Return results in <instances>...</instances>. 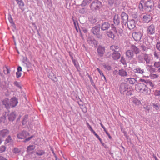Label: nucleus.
<instances>
[{
	"instance_id": "f257e3e1",
	"label": "nucleus",
	"mask_w": 160,
	"mask_h": 160,
	"mask_svg": "<svg viewBox=\"0 0 160 160\" xmlns=\"http://www.w3.org/2000/svg\"><path fill=\"white\" fill-rule=\"evenodd\" d=\"M119 90L121 94L127 96H131L133 92L132 87L124 82H122L120 84Z\"/></svg>"
},
{
	"instance_id": "f03ea898",
	"label": "nucleus",
	"mask_w": 160,
	"mask_h": 160,
	"mask_svg": "<svg viewBox=\"0 0 160 160\" xmlns=\"http://www.w3.org/2000/svg\"><path fill=\"white\" fill-rule=\"evenodd\" d=\"M154 2L151 0L147 1L144 2V1H141L139 5V8H144L148 12H150L154 9Z\"/></svg>"
},
{
	"instance_id": "7ed1b4c3",
	"label": "nucleus",
	"mask_w": 160,
	"mask_h": 160,
	"mask_svg": "<svg viewBox=\"0 0 160 160\" xmlns=\"http://www.w3.org/2000/svg\"><path fill=\"white\" fill-rule=\"evenodd\" d=\"M28 136H29V133L28 132L25 131H23L17 134V137L18 139H24L26 138L23 141V142H25L30 140L33 137V136L32 135L31 137L26 138Z\"/></svg>"
},
{
	"instance_id": "20e7f679",
	"label": "nucleus",
	"mask_w": 160,
	"mask_h": 160,
	"mask_svg": "<svg viewBox=\"0 0 160 160\" xmlns=\"http://www.w3.org/2000/svg\"><path fill=\"white\" fill-rule=\"evenodd\" d=\"M102 7V2L100 0H94L90 5V8L92 11L98 10Z\"/></svg>"
},
{
	"instance_id": "39448f33",
	"label": "nucleus",
	"mask_w": 160,
	"mask_h": 160,
	"mask_svg": "<svg viewBox=\"0 0 160 160\" xmlns=\"http://www.w3.org/2000/svg\"><path fill=\"white\" fill-rule=\"evenodd\" d=\"M91 32L96 37L99 39H101L102 38V35L100 33V28L99 27L96 26L93 27L91 30Z\"/></svg>"
},
{
	"instance_id": "423d86ee",
	"label": "nucleus",
	"mask_w": 160,
	"mask_h": 160,
	"mask_svg": "<svg viewBox=\"0 0 160 160\" xmlns=\"http://www.w3.org/2000/svg\"><path fill=\"white\" fill-rule=\"evenodd\" d=\"M137 91L142 93H146L148 92V88L146 85L142 83H140L137 85L135 87Z\"/></svg>"
},
{
	"instance_id": "0eeeda50",
	"label": "nucleus",
	"mask_w": 160,
	"mask_h": 160,
	"mask_svg": "<svg viewBox=\"0 0 160 160\" xmlns=\"http://www.w3.org/2000/svg\"><path fill=\"white\" fill-rule=\"evenodd\" d=\"M121 19L122 27V28H123V25H124L125 26L126 24L128 21V15L125 12H123L121 15Z\"/></svg>"
},
{
	"instance_id": "6e6552de",
	"label": "nucleus",
	"mask_w": 160,
	"mask_h": 160,
	"mask_svg": "<svg viewBox=\"0 0 160 160\" xmlns=\"http://www.w3.org/2000/svg\"><path fill=\"white\" fill-rule=\"evenodd\" d=\"M99 26L100 27L101 30L104 31L107 30L109 28L110 24L108 22H102L101 25H99Z\"/></svg>"
},
{
	"instance_id": "1a4fd4ad",
	"label": "nucleus",
	"mask_w": 160,
	"mask_h": 160,
	"mask_svg": "<svg viewBox=\"0 0 160 160\" xmlns=\"http://www.w3.org/2000/svg\"><path fill=\"white\" fill-rule=\"evenodd\" d=\"M142 36V34L140 32H134L132 33V36L136 41H139L140 40Z\"/></svg>"
},
{
	"instance_id": "9d476101",
	"label": "nucleus",
	"mask_w": 160,
	"mask_h": 160,
	"mask_svg": "<svg viewBox=\"0 0 160 160\" xmlns=\"http://www.w3.org/2000/svg\"><path fill=\"white\" fill-rule=\"evenodd\" d=\"M48 76L49 78L52 80L54 82H56L58 81V78L52 72V70L50 69L48 70Z\"/></svg>"
},
{
	"instance_id": "9b49d317",
	"label": "nucleus",
	"mask_w": 160,
	"mask_h": 160,
	"mask_svg": "<svg viewBox=\"0 0 160 160\" xmlns=\"http://www.w3.org/2000/svg\"><path fill=\"white\" fill-rule=\"evenodd\" d=\"M7 115L8 122H13L16 118V113L15 112H12L9 114H7Z\"/></svg>"
},
{
	"instance_id": "f8f14e48",
	"label": "nucleus",
	"mask_w": 160,
	"mask_h": 160,
	"mask_svg": "<svg viewBox=\"0 0 160 160\" xmlns=\"http://www.w3.org/2000/svg\"><path fill=\"white\" fill-rule=\"evenodd\" d=\"M9 103L10 107H15L18 103V99L15 97H13L9 100Z\"/></svg>"
},
{
	"instance_id": "ddd939ff",
	"label": "nucleus",
	"mask_w": 160,
	"mask_h": 160,
	"mask_svg": "<svg viewBox=\"0 0 160 160\" xmlns=\"http://www.w3.org/2000/svg\"><path fill=\"white\" fill-rule=\"evenodd\" d=\"M127 23V26L130 30L133 29L135 27V21L132 20L131 21H128Z\"/></svg>"
},
{
	"instance_id": "4468645a",
	"label": "nucleus",
	"mask_w": 160,
	"mask_h": 160,
	"mask_svg": "<svg viewBox=\"0 0 160 160\" xmlns=\"http://www.w3.org/2000/svg\"><path fill=\"white\" fill-rule=\"evenodd\" d=\"M97 51L98 55L101 57H102L103 56L105 52V48L102 46H99L98 48Z\"/></svg>"
},
{
	"instance_id": "2eb2a0df",
	"label": "nucleus",
	"mask_w": 160,
	"mask_h": 160,
	"mask_svg": "<svg viewBox=\"0 0 160 160\" xmlns=\"http://www.w3.org/2000/svg\"><path fill=\"white\" fill-rule=\"evenodd\" d=\"M7 113H6L3 116H2L0 118V122H3L5 124H7L8 122V120L7 119Z\"/></svg>"
},
{
	"instance_id": "dca6fc26",
	"label": "nucleus",
	"mask_w": 160,
	"mask_h": 160,
	"mask_svg": "<svg viewBox=\"0 0 160 160\" xmlns=\"http://www.w3.org/2000/svg\"><path fill=\"white\" fill-rule=\"evenodd\" d=\"M130 49L132 51L133 53L137 55L140 53V50L134 45H132L130 47Z\"/></svg>"
},
{
	"instance_id": "f3484780",
	"label": "nucleus",
	"mask_w": 160,
	"mask_h": 160,
	"mask_svg": "<svg viewBox=\"0 0 160 160\" xmlns=\"http://www.w3.org/2000/svg\"><path fill=\"white\" fill-rule=\"evenodd\" d=\"M148 33L150 35H152L155 33V27L154 25L152 24L148 27L147 29Z\"/></svg>"
},
{
	"instance_id": "a211bd4d",
	"label": "nucleus",
	"mask_w": 160,
	"mask_h": 160,
	"mask_svg": "<svg viewBox=\"0 0 160 160\" xmlns=\"http://www.w3.org/2000/svg\"><path fill=\"white\" fill-rule=\"evenodd\" d=\"M152 19V17L149 14H146L143 16V20L145 22H148Z\"/></svg>"
},
{
	"instance_id": "6ab92c4d",
	"label": "nucleus",
	"mask_w": 160,
	"mask_h": 160,
	"mask_svg": "<svg viewBox=\"0 0 160 160\" xmlns=\"http://www.w3.org/2000/svg\"><path fill=\"white\" fill-rule=\"evenodd\" d=\"M110 49L113 52H121V48L118 46H111L110 47Z\"/></svg>"
},
{
	"instance_id": "aec40b11",
	"label": "nucleus",
	"mask_w": 160,
	"mask_h": 160,
	"mask_svg": "<svg viewBox=\"0 0 160 160\" xmlns=\"http://www.w3.org/2000/svg\"><path fill=\"white\" fill-rule=\"evenodd\" d=\"M9 131L7 129H3L0 131V137H4L7 136L9 133Z\"/></svg>"
},
{
	"instance_id": "412c9836",
	"label": "nucleus",
	"mask_w": 160,
	"mask_h": 160,
	"mask_svg": "<svg viewBox=\"0 0 160 160\" xmlns=\"http://www.w3.org/2000/svg\"><path fill=\"white\" fill-rule=\"evenodd\" d=\"M126 56L128 58L131 59L133 58L134 56V53L131 50H128L126 52Z\"/></svg>"
},
{
	"instance_id": "4be33fe9",
	"label": "nucleus",
	"mask_w": 160,
	"mask_h": 160,
	"mask_svg": "<svg viewBox=\"0 0 160 160\" xmlns=\"http://www.w3.org/2000/svg\"><path fill=\"white\" fill-rule=\"evenodd\" d=\"M120 52H113L112 54V57L114 60H118L121 56Z\"/></svg>"
},
{
	"instance_id": "5701e85b",
	"label": "nucleus",
	"mask_w": 160,
	"mask_h": 160,
	"mask_svg": "<svg viewBox=\"0 0 160 160\" xmlns=\"http://www.w3.org/2000/svg\"><path fill=\"white\" fill-rule=\"evenodd\" d=\"M2 103L7 109L9 108L10 107L9 100L8 98L5 99L2 101Z\"/></svg>"
},
{
	"instance_id": "b1692460",
	"label": "nucleus",
	"mask_w": 160,
	"mask_h": 160,
	"mask_svg": "<svg viewBox=\"0 0 160 160\" xmlns=\"http://www.w3.org/2000/svg\"><path fill=\"white\" fill-rule=\"evenodd\" d=\"M113 20L114 24L116 25H118L120 23V18L118 14H116L114 15Z\"/></svg>"
},
{
	"instance_id": "393cba45",
	"label": "nucleus",
	"mask_w": 160,
	"mask_h": 160,
	"mask_svg": "<svg viewBox=\"0 0 160 160\" xmlns=\"http://www.w3.org/2000/svg\"><path fill=\"white\" fill-rule=\"evenodd\" d=\"M146 62V64H149L150 61V59L148 54L145 53H143V60Z\"/></svg>"
},
{
	"instance_id": "a878e982",
	"label": "nucleus",
	"mask_w": 160,
	"mask_h": 160,
	"mask_svg": "<svg viewBox=\"0 0 160 160\" xmlns=\"http://www.w3.org/2000/svg\"><path fill=\"white\" fill-rule=\"evenodd\" d=\"M118 74L122 77L126 76H127V72L123 69H122L119 70Z\"/></svg>"
},
{
	"instance_id": "bb28decb",
	"label": "nucleus",
	"mask_w": 160,
	"mask_h": 160,
	"mask_svg": "<svg viewBox=\"0 0 160 160\" xmlns=\"http://www.w3.org/2000/svg\"><path fill=\"white\" fill-rule=\"evenodd\" d=\"M89 21L92 24H94L97 21V18L95 17L91 16L89 18Z\"/></svg>"
},
{
	"instance_id": "cd10ccee",
	"label": "nucleus",
	"mask_w": 160,
	"mask_h": 160,
	"mask_svg": "<svg viewBox=\"0 0 160 160\" xmlns=\"http://www.w3.org/2000/svg\"><path fill=\"white\" fill-rule=\"evenodd\" d=\"M35 146L33 145H30L28 147L27 151L28 152L30 153L32 151L35 149Z\"/></svg>"
},
{
	"instance_id": "c85d7f7f",
	"label": "nucleus",
	"mask_w": 160,
	"mask_h": 160,
	"mask_svg": "<svg viewBox=\"0 0 160 160\" xmlns=\"http://www.w3.org/2000/svg\"><path fill=\"white\" fill-rule=\"evenodd\" d=\"M107 35L109 38H111L112 39H114L115 38V35L111 31L108 32L107 33Z\"/></svg>"
},
{
	"instance_id": "c756f323",
	"label": "nucleus",
	"mask_w": 160,
	"mask_h": 160,
	"mask_svg": "<svg viewBox=\"0 0 160 160\" xmlns=\"http://www.w3.org/2000/svg\"><path fill=\"white\" fill-rule=\"evenodd\" d=\"M8 19L9 20V21L10 22L11 24H12V26L13 27V28L14 29H15L16 28L15 25L14 24V22H13V21L11 15H10V14H9L8 15Z\"/></svg>"
},
{
	"instance_id": "7c9ffc66",
	"label": "nucleus",
	"mask_w": 160,
	"mask_h": 160,
	"mask_svg": "<svg viewBox=\"0 0 160 160\" xmlns=\"http://www.w3.org/2000/svg\"><path fill=\"white\" fill-rule=\"evenodd\" d=\"M136 58H137L138 62L141 63L143 62V58L141 54L138 55L136 56Z\"/></svg>"
},
{
	"instance_id": "2f4dec72",
	"label": "nucleus",
	"mask_w": 160,
	"mask_h": 160,
	"mask_svg": "<svg viewBox=\"0 0 160 160\" xmlns=\"http://www.w3.org/2000/svg\"><path fill=\"white\" fill-rule=\"evenodd\" d=\"M146 84V87H147L148 88V87L150 86L152 88L154 87V85L149 80H147Z\"/></svg>"
},
{
	"instance_id": "473e14b6",
	"label": "nucleus",
	"mask_w": 160,
	"mask_h": 160,
	"mask_svg": "<svg viewBox=\"0 0 160 160\" xmlns=\"http://www.w3.org/2000/svg\"><path fill=\"white\" fill-rule=\"evenodd\" d=\"M28 118V115H26L24 117L23 120L22 121V123L23 125H24L26 124L27 121V119Z\"/></svg>"
},
{
	"instance_id": "72a5a7b5",
	"label": "nucleus",
	"mask_w": 160,
	"mask_h": 160,
	"mask_svg": "<svg viewBox=\"0 0 160 160\" xmlns=\"http://www.w3.org/2000/svg\"><path fill=\"white\" fill-rule=\"evenodd\" d=\"M128 82L130 84H133L136 82V80L134 78H129L128 79Z\"/></svg>"
},
{
	"instance_id": "f704fd0d",
	"label": "nucleus",
	"mask_w": 160,
	"mask_h": 160,
	"mask_svg": "<svg viewBox=\"0 0 160 160\" xmlns=\"http://www.w3.org/2000/svg\"><path fill=\"white\" fill-rule=\"evenodd\" d=\"M140 49H141L142 51L144 52H147L148 49H149V48L146 47L144 45H142L140 46Z\"/></svg>"
},
{
	"instance_id": "c9c22d12",
	"label": "nucleus",
	"mask_w": 160,
	"mask_h": 160,
	"mask_svg": "<svg viewBox=\"0 0 160 160\" xmlns=\"http://www.w3.org/2000/svg\"><path fill=\"white\" fill-rule=\"evenodd\" d=\"M6 81H3L2 82H0V87L2 88H5L6 87Z\"/></svg>"
},
{
	"instance_id": "e433bc0d",
	"label": "nucleus",
	"mask_w": 160,
	"mask_h": 160,
	"mask_svg": "<svg viewBox=\"0 0 160 160\" xmlns=\"http://www.w3.org/2000/svg\"><path fill=\"white\" fill-rule=\"evenodd\" d=\"M36 153L38 156H41L44 154L45 152L42 150H41L39 151L38 152H36Z\"/></svg>"
},
{
	"instance_id": "4c0bfd02",
	"label": "nucleus",
	"mask_w": 160,
	"mask_h": 160,
	"mask_svg": "<svg viewBox=\"0 0 160 160\" xmlns=\"http://www.w3.org/2000/svg\"><path fill=\"white\" fill-rule=\"evenodd\" d=\"M134 70L135 72H137L141 74H142L143 72V71L140 68H137L136 69H135Z\"/></svg>"
},
{
	"instance_id": "58836bf2",
	"label": "nucleus",
	"mask_w": 160,
	"mask_h": 160,
	"mask_svg": "<svg viewBox=\"0 0 160 160\" xmlns=\"http://www.w3.org/2000/svg\"><path fill=\"white\" fill-rule=\"evenodd\" d=\"M149 68V71L151 72H155V69L153 68H152V65H148V66Z\"/></svg>"
},
{
	"instance_id": "ea45409f",
	"label": "nucleus",
	"mask_w": 160,
	"mask_h": 160,
	"mask_svg": "<svg viewBox=\"0 0 160 160\" xmlns=\"http://www.w3.org/2000/svg\"><path fill=\"white\" fill-rule=\"evenodd\" d=\"M90 2L87 0H84L82 3V6H85L88 4H89Z\"/></svg>"
},
{
	"instance_id": "a19ab883",
	"label": "nucleus",
	"mask_w": 160,
	"mask_h": 160,
	"mask_svg": "<svg viewBox=\"0 0 160 160\" xmlns=\"http://www.w3.org/2000/svg\"><path fill=\"white\" fill-rule=\"evenodd\" d=\"M24 64H25V67H26L27 68H30L31 67V64L29 62H28Z\"/></svg>"
},
{
	"instance_id": "79ce46f5",
	"label": "nucleus",
	"mask_w": 160,
	"mask_h": 160,
	"mask_svg": "<svg viewBox=\"0 0 160 160\" xmlns=\"http://www.w3.org/2000/svg\"><path fill=\"white\" fill-rule=\"evenodd\" d=\"M6 149L4 146H2L0 147V152H2L5 151Z\"/></svg>"
},
{
	"instance_id": "37998d69",
	"label": "nucleus",
	"mask_w": 160,
	"mask_h": 160,
	"mask_svg": "<svg viewBox=\"0 0 160 160\" xmlns=\"http://www.w3.org/2000/svg\"><path fill=\"white\" fill-rule=\"evenodd\" d=\"M98 43V42L94 39H93L92 42V44L94 45V47H96L97 46Z\"/></svg>"
},
{
	"instance_id": "c03bdc74",
	"label": "nucleus",
	"mask_w": 160,
	"mask_h": 160,
	"mask_svg": "<svg viewBox=\"0 0 160 160\" xmlns=\"http://www.w3.org/2000/svg\"><path fill=\"white\" fill-rule=\"evenodd\" d=\"M153 107L156 110H158L159 109V106L158 103L154 104L153 105Z\"/></svg>"
},
{
	"instance_id": "a18cd8bd",
	"label": "nucleus",
	"mask_w": 160,
	"mask_h": 160,
	"mask_svg": "<svg viewBox=\"0 0 160 160\" xmlns=\"http://www.w3.org/2000/svg\"><path fill=\"white\" fill-rule=\"evenodd\" d=\"M120 61L123 65H126V62L125 59L123 58V57H122L121 58V59L120 60Z\"/></svg>"
},
{
	"instance_id": "49530a36",
	"label": "nucleus",
	"mask_w": 160,
	"mask_h": 160,
	"mask_svg": "<svg viewBox=\"0 0 160 160\" xmlns=\"http://www.w3.org/2000/svg\"><path fill=\"white\" fill-rule=\"evenodd\" d=\"M154 66L157 68L160 67V62H155L154 63Z\"/></svg>"
},
{
	"instance_id": "de8ad7c7",
	"label": "nucleus",
	"mask_w": 160,
	"mask_h": 160,
	"mask_svg": "<svg viewBox=\"0 0 160 160\" xmlns=\"http://www.w3.org/2000/svg\"><path fill=\"white\" fill-rule=\"evenodd\" d=\"M18 3L19 5L20 8L22 9V8L24 5L23 2L21 1H20L18 2Z\"/></svg>"
},
{
	"instance_id": "09e8293b",
	"label": "nucleus",
	"mask_w": 160,
	"mask_h": 160,
	"mask_svg": "<svg viewBox=\"0 0 160 160\" xmlns=\"http://www.w3.org/2000/svg\"><path fill=\"white\" fill-rule=\"evenodd\" d=\"M20 150L17 148H15L13 150V152L15 153H18L20 152Z\"/></svg>"
},
{
	"instance_id": "8fccbe9b",
	"label": "nucleus",
	"mask_w": 160,
	"mask_h": 160,
	"mask_svg": "<svg viewBox=\"0 0 160 160\" xmlns=\"http://www.w3.org/2000/svg\"><path fill=\"white\" fill-rule=\"evenodd\" d=\"M90 82H91V84L94 87V88L95 89H96L97 88L96 87L95 84H94L92 78H90Z\"/></svg>"
},
{
	"instance_id": "3c124183",
	"label": "nucleus",
	"mask_w": 160,
	"mask_h": 160,
	"mask_svg": "<svg viewBox=\"0 0 160 160\" xmlns=\"http://www.w3.org/2000/svg\"><path fill=\"white\" fill-rule=\"evenodd\" d=\"M14 84L18 88H21V86L18 83V82L17 81H15L14 82Z\"/></svg>"
},
{
	"instance_id": "603ef678",
	"label": "nucleus",
	"mask_w": 160,
	"mask_h": 160,
	"mask_svg": "<svg viewBox=\"0 0 160 160\" xmlns=\"http://www.w3.org/2000/svg\"><path fill=\"white\" fill-rule=\"evenodd\" d=\"M11 140L12 139H11V137L9 135L6 138V142H7V143H8L10 142Z\"/></svg>"
},
{
	"instance_id": "864d4df0",
	"label": "nucleus",
	"mask_w": 160,
	"mask_h": 160,
	"mask_svg": "<svg viewBox=\"0 0 160 160\" xmlns=\"http://www.w3.org/2000/svg\"><path fill=\"white\" fill-rule=\"evenodd\" d=\"M16 77L17 78H19L21 77V72H20L17 71L16 72Z\"/></svg>"
},
{
	"instance_id": "5fc2aeb1",
	"label": "nucleus",
	"mask_w": 160,
	"mask_h": 160,
	"mask_svg": "<svg viewBox=\"0 0 160 160\" xmlns=\"http://www.w3.org/2000/svg\"><path fill=\"white\" fill-rule=\"evenodd\" d=\"M157 48L160 51V42H158L156 45Z\"/></svg>"
},
{
	"instance_id": "6e6d98bb",
	"label": "nucleus",
	"mask_w": 160,
	"mask_h": 160,
	"mask_svg": "<svg viewBox=\"0 0 160 160\" xmlns=\"http://www.w3.org/2000/svg\"><path fill=\"white\" fill-rule=\"evenodd\" d=\"M118 33L120 34V36L122 35V34L123 33V30L122 28H120L118 30Z\"/></svg>"
},
{
	"instance_id": "4d7b16f0",
	"label": "nucleus",
	"mask_w": 160,
	"mask_h": 160,
	"mask_svg": "<svg viewBox=\"0 0 160 160\" xmlns=\"http://www.w3.org/2000/svg\"><path fill=\"white\" fill-rule=\"evenodd\" d=\"M104 68L109 70L111 69V67L108 65H104Z\"/></svg>"
},
{
	"instance_id": "13d9d810",
	"label": "nucleus",
	"mask_w": 160,
	"mask_h": 160,
	"mask_svg": "<svg viewBox=\"0 0 160 160\" xmlns=\"http://www.w3.org/2000/svg\"><path fill=\"white\" fill-rule=\"evenodd\" d=\"M155 95L156 96L160 95V90H156V91Z\"/></svg>"
},
{
	"instance_id": "bf43d9fd",
	"label": "nucleus",
	"mask_w": 160,
	"mask_h": 160,
	"mask_svg": "<svg viewBox=\"0 0 160 160\" xmlns=\"http://www.w3.org/2000/svg\"><path fill=\"white\" fill-rule=\"evenodd\" d=\"M97 70L99 72L100 75H101L103 76V74L102 72L101 71L99 68H97Z\"/></svg>"
},
{
	"instance_id": "052dcab7",
	"label": "nucleus",
	"mask_w": 160,
	"mask_h": 160,
	"mask_svg": "<svg viewBox=\"0 0 160 160\" xmlns=\"http://www.w3.org/2000/svg\"><path fill=\"white\" fill-rule=\"evenodd\" d=\"M72 62L73 63L75 66L77 68V62L76 61V60L75 59H73Z\"/></svg>"
},
{
	"instance_id": "680f3d73",
	"label": "nucleus",
	"mask_w": 160,
	"mask_h": 160,
	"mask_svg": "<svg viewBox=\"0 0 160 160\" xmlns=\"http://www.w3.org/2000/svg\"><path fill=\"white\" fill-rule=\"evenodd\" d=\"M92 40L93 39H92L91 38H88V41L89 43L92 44Z\"/></svg>"
},
{
	"instance_id": "e2e57ef3",
	"label": "nucleus",
	"mask_w": 160,
	"mask_h": 160,
	"mask_svg": "<svg viewBox=\"0 0 160 160\" xmlns=\"http://www.w3.org/2000/svg\"><path fill=\"white\" fill-rule=\"evenodd\" d=\"M66 2V4L67 6H68V5L69 6L70 5V3L69 2L68 0H65Z\"/></svg>"
},
{
	"instance_id": "0e129e2a",
	"label": "nucleus",
	"mask_w": 160,
	"mask_h": 160,
	"mask_svg": "<svg viewBox=\"0 0 160 160\" xmlns=\"http://www.w3.org/2000/svg\"><path fill=\"white\" fill-rule=\"evenodd\" d=\"M27 58H24L23 60V62L24 63H25L26 62H28L27 61Z\"/></svg>"
},
{
	"instance_id": "69168bd1",
	"label": "nucleus",
	"mask_w": 160,
	"mask_h": 160,
	"mask_svg": "<svg viewBox=\"0 0 160 160\" xmlns=\"http://www.w3.org/2000/svg\"><path fill=\"white\" fill-rule=\"evenodd\" d=\"M154 55L155 57L156 58H159L158 54L156 52H154Z\"/></svg>"
},
{
	"instance_id": "338daca9",
	"label": "nucleus",
	"mask_w": 160,
	"mask_h": 160,
	"mask_svg": "<svg viewBox=\"0 0 160 160\" xmlns=\"http://www.w3.org/2000/svg\"><path fill=\"white\" fill-rule=\"evenodd\" d=\"M73 23L74 25V27L75 28H78L76 25V22H77V21H76L75 20H73Z\"/></svg>"
},
{
	"instance_id": "774afa93",
	"label": "nucleus",
	"mask_w": 160,
	"mask_h": 160,
	"mask_svg": "<svg viewBox=\"0 0 160 160\" xmlns=\"http://www.w3.org/2000/svg\"><path fill=\"white\" fill-rule=\"evenodd\" d=\"M17 70L18 72H21L22 70V68L20 66H18L17 68Z\"/></svg>"
}]
</instances>
